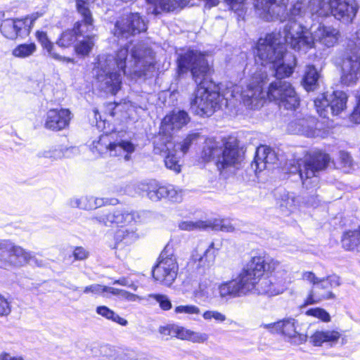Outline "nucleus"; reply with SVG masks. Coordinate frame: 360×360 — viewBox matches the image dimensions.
Wrapping results in <instances>:
<instances>
[{
    "mask_svg": "<svg viewBox=\"0 0 360 360\" xmlns=\"http://www.w3.org/2000/svg\"><path fill=\"white\" fill-rule=\"evenodd\" d=\"M305 15L311 18L303 1H297L288 13V22L283 25V37L281 32L268 33L260 37L255 44V63L265 67L270 65L275 80L269 84L266 90H295L291 83L283 80L290 77L297 64L296 57L288 52L289 46L296 51L306 53L319 42L325 46L333 47L338 41L340 32L332 26L319 22L316 28H310L302 22Z\"/></svg>",
    "mask_w": 360,
    "mask_h": 360,
    "instance_id": "nucleus-1",
    "label": "nucleus"
},
{
    "mask_svg": "<svg viewBox=\"0 0 360 360\" xmlns=\"http://www.w3.org/2000/svg\"><path fill=\"white\" fill-rule=\"evenodd\" d=\"M131 47V41L120 47L115 55L101 54L96 58L93 72L96 79L108 90H121L122 75L126 74L127 60L129 53L134 63L131 72L135 78L146 79L154 71L155 65L143 57V51L136 47Z\"/></svg>",
    "mask_w": 360,
    "mask_h": 360,
    "instance_id": "nucleus-2",
    "label": "nucleus"
},
{
    "mask_svg": "<svg viewBox=\"0 0 360 360\" xmlns=\"http://www.w3.org/2000/svg\"><path fill=\"white\" fill-rule=\"evenodd\" d=\"M265 259L261 256L252 257L238 276L219 286L221 298L238 297L254 291L258 294L270 296L281 293L269 276H263L265 271Z\"/></svg>",
    "mask_w": 360,
    "mask_h": 360,
    "instance_id": "nucleus-3",
    "label": "nucleus"
},
{
    "mask_svg": "<svg viewBox=\"0 0 360 360\" xmlns=\"http://www.w3.org/2000/svg\"><path fill=\"white\" fill-rule=\"evenodd\" d=\"M212 71L205 52L189 48L185 52L178 54L177 77H183L190 72L196 84L195 90H212V87H215V83L211 78Z\"/></svg>",
    "mask_w": 360,
    "mask_h": 360,
    "instance_id": "nucleus-4",
    "label": "nucleus"
},
{
    "mask_svg": "<svg viewBox=\"0 0 360 360\" xmlns=\"http://www.w3.org/2000/svg\"><path fill=\"white\" fill-rule=\"evenodd\" d=\"M329 161L328 154L317 150L313 152L309 158L289 160L286 166L289 173L298 174L303 186L309 189L318 186V175L326 168Z\"/></svg>",
    "mask_w": 360,
    "mask_h": 360,
    "instance_id": "nucleus-5",
    "label": "nucleus"
},
{
    "mask_svg": "<svg viewBox=\"0 0 360 360\" xmlns=\"http://www.w3.org/2000/svg\"><path fill=\"white\" fill-rule=\"evenodd\" d=\"M307 9L312 20L333 15L343 22H352L356 17L359 5L356 0H309Z\"/></svg>",
    "mask_w": 360,
    "mask_h": 360,
    "instance_id": "nucleus-6",
    "label": "nucleus"
},
{
    "mask_svg": "<svg viewBox=\"0 0 360 360\" xmlns=\"http://www.w3.org/2000/svg\"><path fill=\"white\" fill-rule=\"evenodd\" d=\"M205 161L216 159V166L221 174L232 172L243 160V155L236 143L226 142L222 149L215 141H207L202 152Z\"/></svg>",
    "mask_w": 360,
    "mask_h": 360,
    "instance_id": "nucleus-7",
    "label": "nucleus"
},
{
    "mask_svg": "<svg viewBox=\"0 0 360 360\" xmlns=\"http://www.w3.org/2000/svg\"><path fill=\"white\" fill-rule=\"evenodd\" d=\"M240 93L245 105L255 109L262 106L265 97L278 102L280 108L295 110L300 105V98L296 91H236Z\"/></svg>",
    "mask_w": 360,
    "mask_h": 360,
    "instance_id": "nucleus-8",
    "label": "nucleus"
},
{
    "mask_svg": "<svg viewBox=\"0 0 360 360\" xmlns=\"http://www.w3.org/2000/svg\"><path fill=\"white\" fill-rule=\"evenodd\" d=\"M342 75L340 79L342 88L352 86L358 80L360 74V29L356 37L350 40L342 59Z\"/></svg>",
    "mask_w": 360,
    "mask_h": 360,
    "instance_id": "nucleus-9",
    "label": "nucleus"
},
{
    "mask_svg": "<svg viewBox=\"0 0 360 360\" xmlns=\"http://www.w3.org/2000/svg\"><path fill=\"white\" fill-rule=\"evenodd\" d=\"M197 91V94L191 102L192 112L200 117H210L217 110L223 106L229 105L226 96H233L234 91Z\"/></svg>",
    "mask_w": 360,
    "mask_h": 360,
    "instance_id": "nucleus-10",
    "label": "nucleus"
},
{
    "mask_svg": "<svg viewBox=\"0 0 360 360\" xmlns=\"http://www.w3.org/2000/svg\"><path fill=\"white\" fill-rule=\"evenodd\" d=\"M31 261L40 266L42 261H38L31 252L15 244L8 239H0V264L4 268L20 267Z\"/></svg>",
    "mask_w": 360,
    "mask_h": 360,
    "instance_id": "nucleus-11",
    "label": "nucleus"
},
{
    "mask_svg": "<svg viewBox=\"0 0 360 360\" xmlns=\"http://www.w3.org/2000/svg\"><path fill=\"white\" fill-rule=\"evenodd\" d=\"M148 212L135 211L128 207H118L107 212L95 216L93 219L105 226H127L143 222Z\"/></svg>",
    "mask_w": 360,
    "mask_h": 360,
    "instance_id": "nucleus-12",
    "label": "nucleus"
},
{
    "mask_svg": "<svg viewBox=\"0 0 360 360\" xmlns=\"http://www.w3.org/2000/svg\"><path fill=\"white\" fill-rule=\"evenodd\" d=\"M347 98L345 91H323L314 99V104L319 115L326 118L329 114L338 115L344 111Z\"/></svg>",
    "mask_w": 360,
    "mask_h": 360,
    "instance_id": "nucleus-13",
    "label": "nucleus"
},
{
    "mask_svg": "<svg viewBox=\"0 0 360 360\" xmlns=\"http://www.w3.org/2000/svg\"><path fill=\"white\" fill-rule=\"evenodd\" d=\"M113 136L114 134L101 135L98 141L94 142V148L100 154L108 153L110 156H123L125 161H129L135 151V145L127 140L112 141Z\"/></svg>",
    "mask_w": 360,
    "mask_h": 360,
    "instance_id": "nucleus-14",
    "label": "nucleus"
},
{
    "mask_svg": "<svg viewBox=\"0 0 360 360\" xmlns=\"http://www.w3.org/2000/svg\"><path fill=\"white\" fill-rule=\"evenodd\" d=\"M158 263L153 269V277L160 283L170 286L175 281L179 266L173 254H168L167 247L161 252Z\"/></svg>",
    "mask_w": 360,
    "mask_h": 360,
    "instance_id": "nucleus-15",
    "label": "nucleus"
},
{
    "mask_svg": "<svg viewBox=\"0 0 360 360\" xmlns=\"http://www.w3.org/2000/svg\"><path fill=\"white\" fill-rule=\"evenodd\" d=\"M147 29V25L139 13H130L116 21L113 33L119 39H127L131 36L145 32Z\"/></svg>",
    "mask_w": 360,
    "mask_h": 360,
    "instance_id": "nucleus-16",
    "label": "nucleus"
},
{
    "mask_svg": "<svg viewBox=\"0 0 360 360\" xmlns=\"http://www.w3.org/2000/svg\"><path fill=\"white\" fill-rule=\"evenodd\" d=\"M288 0H256V9L261 10L260 15L266 21L280 20L281 22H288V13L286 6ZM292 8V7L290 8ZM291 10V9H290Z\"/></svg>",
    "mask_w": 360,
    "mask_h": 360,
    "instance_id": "nucleus-17",
    "label": "nucleus"
},
{
    "mask_svg": "<svg viewBox=\"0 0 360 360\" xmlns=\"http://www.w3.org/2000/svg\"><path fill=\"white\" fill-rule=\"evenodd\" d=\"M265 271L270 274V277L281 293L287 285L292 282L290 268L288 264L270 258L265 259Z\"/></svg>",
    "mask_w": 360,
    "mask_h": 360,
    "instance_id": "nucleus-18",
    "label": "nucleus"
},
{
    "mask_svg": "<svg viewBox=\"0 0 360 360\" xmlns=\"http://www.w3.org/2000/svg\"><path fill=\"white\" fill-rule=\"evenodd\" d=\"M271 328V333H281L288 339V341L295 345H301L307 340L306 334L297 330V322L292 318H287L276 323L266 325Z\"/></svg>",
    "mask_w": 360,
    "mask_h": 360,
    "instance_id": "nucleus-19",
    "label": "nucleus"
},
{
    "mask_svg": "<svg viewBox=\"0 0 360 360\" xmlns=\"http://www.w3.org/2000/svg\"><path fill=\"white\" fill-rule=\"evenodd\" d=\"M72 113L67 108H51L46 112L44 127L49 130L59 131L68 127Z\"/></svg>",
    "mask_w": 360,
    "mask_h": 360,
    "instance_id": "nucleus-20",
    "label": "nucleus"
},
{
    "mask_svg": "<svg viewBox=\"0 0 360 360\" xmlns=\"http://www.w3.org/2000/svg\"><path fill=\"white\" fill-rule=\"evenodd\" d=\"M28 27L21 18H8L2 20L0 31L2 35L11 40L28 36Z\"/></svg>",
    "mask_w": 360,
    "mask_h": 360,
    "instance_id": "nucleus-21",
    "label": "nucleus"
},
{
    "mask_svg": "<svg viewBox=\"0 0 360 360\" xmlns=\"http://www.w3.org/2000/svg\"><path fill=\"white\" fill-rule=\"evenodd\" d=\"M105 112L121 122L134 119V108L129 101H109L103 104Z\"/></svg>",
    "mask_w": 360,
    "mask_h": 360,
    "instance_id": "nucleus-22",
    "label": "nucleus"
},
{
    "mask_svg": "<svg viewBox=\"0 0 360 360\" xmlns=\"http://www.w3.org/2000/svg\"><path fill=\"white\" fill-rule=\"evenodd\" d=\"M278 160L277 155L271 148L261 146L257 148L251 167L256 172H262L265 169H270Z\"/></svg>",
    "mask_w": 360,
    "mask_h": 360,
    "instance_id": "nucleus-23",
    "label": "nucleus"
},
{
    "mask_svg": "<svg viewBox=\"0 0 360 360\" xmlns=\"http://www.w3.org/2000/svg\"><path fill=\"white\" fill-rule=\"evenodd\" d=\"M190 121L188 113L184 110L173 111L167 115L162 120L160 129L165 133H172L179 130Z\"/></svg>",
    "mask_w": 360,
    "mask_h": 360,
    "instance_id": "nucleus-24",
    "label": "nucleus"
},
{
    "mask_svg": "<svg viewBox=\"0 0 360 360\" xmlns=\"http://www.w3.org/2000/svg\"><path fill=\"white\" fill-rule=\"evenodd\" d=\"M84 30H82V22L77 21L73 27L63 31L56 41V44L62 48H67L72 45L78 38L83 36Z\"/></svg>",
    "mask_w": 360,
    "mask_h": 360,
    "instance_id": "nucleus-25",
    "label": "nucleus"
},
{
    "mask_svg": "<svg viewBox=\"0 0 360 360\" xmlns=\"http://www.w3.org/2000/svg\"><path fill=\"white\" fill-rule=\"evenodd\" d=\"M75 147L67 148L63 146H49L40 150L37 153L38 158H43L50 160L51 162L62 159L63 158H70V153L76 151Z\"/></svg>",
    "mask_w": 360,
    "mask_h": 360,
    "instance_id": "nucleus-26",
    "label": "nucleus"
},
{
    "mask_svg": "<svg viewBox=\"0 0 360 360\" xmlns=\"http://www.w3.org/2000/svg\"><path fill=\"white\" fill-rule=\"evenodd\" d=\"M321 81V73L316 66L314 65H307L301 80V84L304 90H316L319 89Z\"/></svg>",
    "mask_w": 360,
    "mask_h": 360,
    "instance_id": "nucleus-27",
    "label": "nucleus"
},
{
    "mask_svg": "<svg viewBox=\"0 0 360 360\" xmlns=\"http://www.w3.org/2000/svg\"><path fill=\"white\" fill-rule=\"evenodd\" d=\"M317 124L316 120L314 117H309L292 122L289 127H293L294 125H296V129L293 130L295 133H300L307 137H316L319 134V131L317 130ZM289 130H290V128H289Z\"/></svg>",
    "mask_w": 360,
    "mask_h": 360,
    "instance_id": "nucleus-28",
    "label": "nucleus"
},
{
    "mask_svg": "<svg viewBox=\"0 0 360 360\" xmlns=\"http://www.w3.org/2000/svg\"><path fill=\"white\" fill-rule=\"evenodd\" d=\"M190 0H146V1L154 6L153 13L158 15L161 12L173 11L177 8L186 6Z\"/></svg>",
    "mask_w": 360,
    "mask_h": 360,
    "instance_id": "nucleus-29",
    "label": "nucleus"
},
{
    "mask_svg": "<svg viewBox=\"0 0 360 360\" xmlns=\"http://www.w3.org/2000/svg\"><path fill=\"white\" fill-rule=\"evenodd\" d=\"M139 234L134 229H118L114 236V249H122L134 243L139 238Z\"/></svg>",
    "mask_w": 360,
    "mask_h": 360,
    "instance_id": "nucleus-30",
    "label": "nucleus"
},
{
    "mask_svg": "<svg viewBox=\"0 0 360 360\" xmlns=\"http://www.w3.org/2000/svg\"><path fill=\"white\" fill-rule=\"evenodd\" d=\"M139 189L146 193L148 198L152 201L157 202L165 198V185L162 186L155 180H150L148 183H141Z\"/></svg>",
    "mask_w": 360,
    "mask_h": 360,
    "instance_id": "nucleus-31",
    "label": "nucleus"
},
{
    "mask_svg": "<svg viewBox=\"0 0 360 360\" xmlns=\"http://www.w3.org/2000/svg\"><path fill=\"white\" fill-rule=\"evenodd\" d=\"M176 150V146L172 141V133H165L160 130V134L154 141V152L156 154L165 155Z\"/></svg>",
    "mask_w": 360,
    "mask_h": 360,
    "instance_id": "nucleus-32",
    "label": "nucleus"
},
{
    "mask_svg": "<svg viewBox=\"0 0 360 360\" xmlns=\"http://www.w3.org/2000/svg\"><path fill=\"white\" fill-rule=\"evenodd\" d=\"M340 338V334L338 331L318 330L310 337V342L315 347H320L323 343L335 344Z\"/></svg>",
    "mask_w": 360,
    "mask_h": 360,
    "instance_id": "nucleus-33",
    "label": "nucleus"
},
{
    "mask_svg": "<svg viewBox=\"0 0 360 360\" xmlns=\"http://www.w3.org/2000/svg\"><path fill=\"white\" fill-rule=\"evenodd\" d=\"M36 38L41 44L44 49H46L49 55L53 58L60 61L68 63L73 62V59L68 57L61 56L55 51L53 43L49 39L47 33L44 31L38 30L36 32Z\"/></svg>",
    "mask_w": 360,
    "mask_h": 360,
    "instance_id": "nucleus-34",
    "label": "nucleus"
},
{
    "mask_svg": "<svg viewBox=\"0 0 360 360\" xmlns=\"http://www.w3.org/2000/svg\"><path fill=\"white\" fill-rule=\"evenodd\" d=\"M277 203L281 210L288 214L293 212L297 208L298 199L295 193L283 190L279 192V195L277 197Z\"/></svg>",
    "mask_w": 360,
    "mask_h": 360,
    "instance_id": "nucleus-35",
    "label": "nucleus"
},
{
    "mask_svg": "<svg viewBox=\"0 0 360 360\" xmlns=\"http://www.w3.org/2000/svg\"><path fill=\"white\" fill-rule=\"evenodd\" d=\"M341 243L346 250L360 252V227L357 230L344 232Z\"/></svg>",
    "mask_w": 360,
    "mask_h": 360,
    "instance_id": "nucleus-36",
    "label": "nucleus"
},
{
    "mask_svg": "<svg viewBox=\"0 0 360 360\" xmlns=\"http://www.w3.org/2000/svg\"><path fill=\"white\" fill-rule=\"evenodd\" d=\"M217 249L212 243L209 247L204 251L203 255H198L193 253L192 257L195 262H198V266L203 269H208L213 265L217 255Z\"/></svg>",
    "mask_w": 360,
    "mask_h": 360,
    "instance_id": "nucleus-37",
    "label": "nucleus"
},
{
    "mask_svg": "<svg viewBox=\"0 0 360 360\" xmlns=\"http://www.w3.org/2000/svg\"><path fill=\"white\" fill-rule=\"evenodd\" d=\"M269 82V77L266 70L260 68L251 76L247 90H265L264 86Z\"/></svg>",
    "mask_w": 360,
    "mask_h": 360,
    "instance_id": "nucleus-38",
    "label": "nucleus"
},
{
    "mask_svg": "<svg viewBox=\"0 0 360 360\" xmlns=\"http://www.w3.org/2000/svg\"><path fill=\"white\" fill-rule=\"evenodd\" d=\"M340 285V277L335 274L319 278V281L313 287L315 290L326 292L331 288L338 287Z\"/></svg>",
    "mask_w": 360,
    "mask_h": 360,
    "instance_id": "nucleus-39",
    "label": "nucleus"
},
{
    "mask_svg": "<svg viewBox=\"0 0 360 360\" xmlns=\"http://www.w3.org/2000/svg\"><path fill=\"white\" fill-rule=\"evenodd\" d=\"M76 9L77 11L82 15V26L85 25L88 28L89 26L93 25L94 19L91 12L89 7V2L87 0H76Z\"/></svg>",
    "mask_w": 360,
    "mask_h": 360,
    "instance_id": "nucleus-40",
    "label": "nucleus"
},
{
    "mask_svg": "<svg viewBox=\"0 0 360 360\" xmlns=\"http://www.w3.org/2000/svg\"><path fill=\"white\" fill-rule=\"evenodd\" d=\"M96 313L102 317L112 321L120 326H126L128 325V321L125 319L120 316L113 310L110 309L106 306H98L96 309Z\"/></svg>",
    "mask_w": 360,
    "mask_h": 360,
    "instance_id": "nucleus-41",
    "label": "nucleus"
},
{
    "mask_svg": "<svg viewBox=\"0 0 360 360\" xmlns=\"http://www.w3.org/2000/svg\"><path fill=\"white\" fill-rule=\"evenodd\" d=\"M335 298V295L330 290L326 292H321L312 288L304 302V305L314 304L321 302L323 300H333Z\"/></svg>",
    "mask_w": 360,
    "mask_h": 360,
    "instance_id": "nucleus-42",
    "label": "nucleus"
},
{
    "mask_svg": "<svg viewBox=\"0 0 360 360\" xmlns=\"http://www.w3.org/2000/svg\"><path fill=\"white\" fill-rule=\"evenodd\" d=\"M179 228L182 231H193L202 229H206L212 226L210 221L198 220L193 221H181L179 223Z\"/></svg>",
    "mask_w": 360,
    "mask_h": 360,
    "instance_id": "nucleus-43",
    "label": "nucleus"
},
{
    "mask_svg": "<svg viewBox=\"0 0 360 360\" xmlns=\"http://www.w3.org/2000/svg\"><path fill=\"white\" fill-rule=\"evenodd\" d=\"M36 49L37 46L34 42L20 44L13 50L12 54L15 57L24 58L32 56Z\"/></svg>",
    "mask_w": 360,
    "mask_h": 360,
    "instance_id": "nucleus-44",
    "label": "nucleus"
},
{
    "mask_svg": "<svg viewBox=\"0 0 360 360\" xmlns=\"http://www.w3.org/2000/svg\"><path fill=\"white\" fill-rule=\"evenodd\" d=\"M165 165L166 167L170 170L174 171L178 174L181 172V165H179V153L176 150H172L165 155Z\"/></svg>",
    "mask_w": 360,
    "mask_h": 360,
    "instance_id": "nucleus-45",
    "label": "nucleus"
},
{
    "mask_svg": "<svg viewBox=\"0 0 360 360\" xmlns=\"http://www.w3.org/2000/svg\"><path fill=\"white\" fill-rule=\"evenodd\" d=\"M94 46L92 39L87 37L83 40L78 41L75 46L76 54L82 58L89 56Z\"/></svg>",
    "mask_w": 360,
    "mask_h": 360,
    "instance_id": "nucleus-46",
    "label": "nucleus"
},
{
    "mask_svg": "<svg viewBox=\"0 0 360 360\" xmlns=\"http://www.w3.org/2000/svg\"><path fill=\"white\" fill-rule=\"evenodd\" d=\"M144 299L150 303H152L151 300L155 301L159 304V306L161 308V309L165 311H168L171 309L172 307V302L166 295L150 294Z\"/></svg>",
    "mask_w": 360,
    "mask_h": 360,
    "instance_id": "nucleus-47",
    "label": "nucleus"
},
{
    "mask_svg": "<svg viewBox=\"0 0 360 360\" xmlns=\"http://www.w3.org/2000/svg\"><path fill=\"white\" fill-rule=\"evenodd\" d=\"M199 136L198 133L188 134L181 142L175 144L176 146V150H179V153L184 155L188 152L191 146L198 140Z\"/></svg>",
    "mask_w": 360,
    "mask_h": 360,
    "instance_id": "nucleus-48",
    "label": "nucleus"
},
{
    "mask_svg": "<svg viewBox=\"0 0 360 360\" xmlns=\"http://www.w3.org/2000/svg\"><path fill=\"white\" fill-rule=\"evenodd\" d=\"M165 198L172 202H181L183 198V191L178 186L172 184L165 185Z\"/></svg>",
    "mask_w": 360,
    "mask_h": 360,
    "instance_id": "nucleus-49",
    "label": "nucleus"
},
{
    "mask_svg": "<svg viewBox=\"0 0 360 360\" xmlns=\"http://www.w3.org/2000/svg\"><path fill=\"white\" fill-rule=\"evenodd\" d=\"M306 314L317 318L323 322H329L330 321V314L322 308L316 307L309 309L306 311Z\"/></svg>",
    "mask_w": 360,
    "mask_h": 360,
    "instance_id": "nucleus-50",
    "label": "nucleus"
},
{
    "mask_svg": "<svg viewBox=\"0 0 360 360\" xmlns=\"http://www.w3.org/2000/svg\"><path fill=\"white\" fill-rule=\"evenodd\" d=\"M220 285L221 284L218 285V286L217 287L215 284H210L207 286H205L203 284H200L199 287L200 292L201 295L205 296L207 299L214 298L217 297L216 290H217L219 292L218 288ZM219 296L221 297L219 292Z\"/></svg>",
    "mask_w": 360,
    "mask_h": 360,
    "instance_id": "nucleus-51",
    "label": "nucleus"
},
{
    "mask_svg": "<svg viewBox=\"0 0 360 360\" xmlns=\"http://www.w3.org/2000/svg\"><path fill=\"white\" fill-rule=\"evenodd\" d=\"M202 317L205 320L214 319L218 323H222L226 321V316L225 314L214 310H207L202 314Z\"/></svg>",
    "mask_w": 360,
    "mask_h": 360,
    "instance_id": "nucleus-52",
    "label": "nucleus"
},
{
    "mask_svg": "<svg viewBox=\"0 0 360 360\" xmlns=\"http://www.w3.org/2000/svg\"><path fill=\"white\" fill-rule=\"evenodd\" d=\"M119 203V200L115 198H96L94 197V205L92 207L93 209H96L98 207L105 206V205H115Z\"/></svg>",
    "mask_w": 360,
    "mask_h": 360,
    "instance_id": "nucleus-53",
    "label": "nucleus"
},
{
    "mask_svg": "<svg viewBox=\"0 0 360 360\" xmlns=\"http://www.w3.org/2000/svg\"><path fill=\"white\" fill-rule=\"evenodd\" d=\"M176 314H199L200 309L195 305H181L178 306L174 309Z\"/></svg>",
    "mask_w": 360,
    "mask_h": 360,
    "instance_id": "nucleus-54",
    "label": "nucleus"
},
{
    "mask_svg": "<svg viewBox=\"0 0 360 360\" xmlns=\"http://www.w3.org/2000/svg\"><path fill=\"white\" fill-rule=\"evenodd\" d=\"M209 335L205 333L192 331L188 340L194 343H204L207 341Z\"/></svg>",
    "mask_w": 360,
    "mask_h": 360,
    "instance_id": "nucleus-55",
    "label": "nucleus"
},
{
    "mask_svg": "<svg viewBox=\"0 0 360 360\" xmlns=\"http://www.w3.org/2000/svg\"><path fill=\"white\" fill-rule=\"evenodd\" d=\"M11 311V304L0 294V316H6Z\"/></svg>",
    "mask_w": 360,
    "mask_h": 360,
    "instance_id": "nucleus-56",
    "label": "nucleus"
},
{
    "mask_svg": "<svg viewBox=\"0 0 360 360\" xmlns=\"http://www.w3.org/2000/svg\"><path fill=\"white\" fill-rule=\"evenodd\" d=\"M105 286L99 285V284H94L89 286H86L84 289V293H92L94 295H101L105 293Z\"/></svg>",
    "mask_w": 360,
    "mask_h": 360,
    "instance_id": "nucleus-57",
    "label": "nucleus"
},
{
    "mask_svg": "<svg viewBox=\"0 0 360 360\" xmlns=\"http://www.w3.org/2000/svg\"><path fill=\"white\" fill-rule=\"evenodd\" d=\"M357 103L352 113L350 115V121L355 124H360V94L356 96Z\"/></svg>",
    "mask_w": 360,
    "mask_h": 360,
    "instance_id": "nucleus-58",
    "label": "nucleus"
},
{
    "mask_svg": "<svg viewBox=\"0 0 360 360\" xmlns=\"http://www.w3.org/2000/svg\"><path fill=\"white\" fill-rule=\"evenodd\" d=\"M302 278L303 280L307 281L309 283L312 284L314 287L319 281L320 278L317 277L312 271H304L302 274Z\"/></svg>",
    "mask_w": 360,
    "mask_h": 360,
    "instance_id": "nucleus-59",
    "label": "nucleus"
},
{
    "mask_svg": "<svg viewBox=\"0 0 360 360\" xmlns=\"http://www.w3.org/2000/svg\"><path fill=\"white\" fill-rule=\"evenodd\" d=\"M73 256L77 260H83L88 257L89 252L82 247H77L74 250Z\"/></svg>",
    "mask_w": 360,
    "mask_h": 360,
    "instance_id": "nucleus-60",
    "label": "nucleus"
},
{
    "mask_svg": "<svg viewBox=\"0 0 360 360\" xmlns=\"http://www.w3.org/2000/svg\"><path fill=\"white\" fill-rule=\"evenodd\" d=\"M39 17V15L38 13H34V14H32L31 16H26L25 18H22V21H24L26 24V25L29 26L28 27H26V28H28V35L30 34L32 29V27L34 25V23L35 22V20L38 18Z\"/></svg>",
    "mask_w": 360,
    "mask_h": 360,
    "instance_id": "nucleus-61",
    "label": "nucleus"
},
{
    "mask_svg": "<svg viewBox=\"0 0 360 360\" xmlns=\"http://www.w3.org/2000/svg\"><path fill=\"white\" fill-rule=\"evenodd\" d=\"M113 284H119L123 286H127L131 288V289L136 290L137 289V286L134 285L131 281H130L127 278H120V279L115 280L112 283Z\"/></svg>",
    "mask_w": 360,
    "mask_h": 360,
    "instance_id": "nucleus-62",
    "label": "nucleus"
},
{
    "mask_svg": "<svg viewBox=\"0 0 360 360\" xmlns=\"http://www.w3.org/2000/svg\"><path fill=\"white\" fill-rule=\"evenodd\" d=\"M191 332L192 330H186L183 328H177L174 331L177 338L187 340H188V337H190Z\"/></svg>",
    "mask_w": 360,
    "mask_h": 360,
    "instance_id": "nucleus-63",
    "label": "nucleus"
},
{
    "mask_svg": "<svg viewBox=\"0 0 360 360\" xmlns=\"http://www.w3.org/2000/svg\"><path fill=\"white\" fill-rule=\"evenodd\" d=\"M82 198V209L83 210H92L94 205V196H84Z\"/></svg>",
    "mask_w": 360,
    "mask_h": 360,
    "instance_id": "nucleus-64",
    "label": "nucleus"
}]
</instances>
